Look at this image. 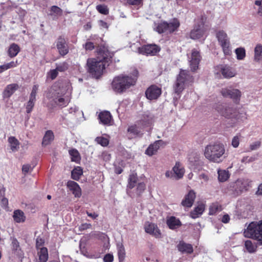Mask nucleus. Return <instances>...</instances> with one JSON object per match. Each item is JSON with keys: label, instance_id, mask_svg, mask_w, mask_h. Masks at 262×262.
<instances>
[{"label": "nucleus", "instance_id": "1", "mask_svg": "<svg viewBox=\"0 0 262 262\" xmlns=\"http://www.w3.org/2000/svg\"><path fill=\"white\" fill-rule=\"evenodd\" d=\"M100 54L102 57L101 60L92 58L87 60V71L93 78H99L102 75L103 70L105 69V65L108 66L112 62L114 53L110 52L107 49L100 51Z\"/></svg>", "mask_w": 262, "mask_h": 262}, {"label": "nucleus", "instance_id": "2", "mask_svg": "<svg viewBox=\"0 0 262 262\" xmlns=\"http://www.w3.org/2000/svg\"><path fill=\"white\" fill-rule=\"evenodd\" d=\"M136 81L131 76L120 75L114 78L112 82V88L116 93L122 94L132 86L135 85Z\"/></svg>", "mask_w": 262, "mask_h": 262}, {"label": "nucleus", "instance_id": "3", "mask_svg": "<svg viewBox=\"0 0 262 262\" xmlns=\"http://www.w3.org/2000/svg\"><path fill=\"white\" fill-rule=\"evenodd\" d=\"M225 151L224 145L215 143L207 145L204 154L205 158L210 162L219 163L222 161V158Z\"/></svg>", "mask_w": 262, "mask_h": 262}, {"label": "nucleus", "instance_id": "4", "mask_svg": "<svg viewBox=\"0 0 262 262\" xmlns=\"http://www.w3.org/2000/svg\"><path fill=\"white\" fill-rule=\"evenodd\" d=\"M193 80V77L188 71L181 69L177 76L176 81L173 85L174 93L177 95H180L185 86L192 83Z\"/></svg>", "mask_w": 262, "mask_h": 262}, {"label": "nucleus", "instance_id": "5", "mask_svg": "<svg viewBox=\"0 0 262 262\" xmlns=\"http://www.w3.org/2000/svg\"><path fill=\"white\" fill-rule=\"evenodd\" d=\"M244 234L245 237L256 241L258 245H262V220L251 222L244 232Z\"/></svg>", "mask_w": 262, "mask_h": 262}, {"label": "nucleus", "instance_id": "6", "mask_svg": "<svg viewBox=\"0 0 262 262\" xmlns=\"http://www.w3.org/2000/svg\"><path fill=\"white\" fill-rule=\"evenodd\" d=\"M217 111L225 118L229 119H234L237 122L243 121L247 118L246 113H239L236 109L232 107L226 106H223L220 105L217 107Z\"/></svg>", "mask_w": 262, "mask_h": 262}, {"label": "nucleus", "instance_id": "7", "mask_svg": "<svg viewBox=\"0 0 262 262\" xmlns=\"http://www.w3.org/2000/svg\"><path fill=\"white\" fill-rule=\"evenodd\" d=\"M216 37L225 55H230L231 51L230 47V40L227 33L223 30L216 32Z\"/></svg>", "mask_w": 262, "mask_h": 262}, {"label": "nucleus", "instance_id": "8", "mask_svg": "<svg viewBox=\"0 0 262 262\" xmlns=\"http://www.w3.org/2000/svg\"><path fill=\"white\" fill-rule=\"evenodd\" d=\"M206 17L202 15L201 23L194 26L193 29L190 32V37L192 39H198L203 37L206 31L205 28V22Z\"/></svg>", "mask_w": 262, "mask_h": 262}, {"label": "nucleus", "instance_id": "9", "mask_svg": "<svg viewBox=\"0 0 262 262\" xmlns=\"http://www.w3.org/2000/svg\"><path fill=\"white\" fill-rule=\"evenodd\" d=\"M55 45L59 55L61 56L64 57L69 53V42L63 36H59L55 42Z\"/></svg>", "mask_w": 262, "mask_h": 262}, {"label": "nucleus", "instance_id": "10", "mask_svg": "<svg viewBox=\"0 0 262 262\" xmlns=\"http://www.w3.org/2000/svg\"><path fill=\"white\" fill-rule=\"evenodd\" d=\"M161 94V88L156 84L150 85L145 92V97L150 101L157 100Z\"/></svg>", "mask_w": 262, "mask_h": 262}, {"label": "nucleus", "instance_id": "11", "mask_svg": "<svg viewBox=\"0 0 262 262\" xmlns=\"http://www.w3.org/2000/svg\"><path fill=\"white\" fill-rule=\"evenodd\" d=\"M143 127L138 124L137 122L136 123L128 126L127 132L128 134V139H132L137 137H142L143 135Z\"/></svg>", "mask_w": 262, "mask_h": 262}, {"label": "nucleus", "instance_id": "12", "mask_svg": "<svg viewBox=\"0 0 262 262\" xmlns=\"http://www.w3.org/2000/svg\"><path fill=\"white\" fill-rule=\"evenodd\" d=\"M221 93L224 97L230 98L236 103L239 102L241 96V92L237 89L225 88L221 90Z\"/></svg>", "mask_w": 262, "mask_h": 262}, {"label": "nucleus", "instance_id": "13", "mask_svg": "<svg viewBox=\"0 0 262 262\" xmlns=\"http://www.w3.org/2000/svg\"><path fill=\"white\" fill-rule=\"evenodd\" d=\"M190 59V68L192 71L195 72L198 70L201 59V56L200 55V51L196 49H193L191 51Z\"/></svg>", "mask_w": 262, "mask_h": 262}, {"label": "nucleus", "instance_id": "14", "mask_svg": "<svg viewBox=\"0 0 262 262\" xmlns=\"http://www.w3.org/2000/svg\"><path fill=\"white\" fill-rule=\"evenodd\" d=\"M138 52L145 55L153 56L160 51V48L156 45H147L138 48Z\"/></svg>", "mask_w": 262, "mask_h": 262}, {"label": "nucleus", "instance_id": "15", "mask_svg": "<svg viewBox=\"0 0 262 262\" xmlns=\"http://www.w3.org/2000/svg\"><path fill=\"white\" fill-rule=\"evenodd\" d=\"M11 243L10 245L12 254L19 258L24 257V252L20 247V243L15 237H11Z\"/></svg>", "mask_w": 262, "mask_h": 262}, {"label": "nucleus", "instance_id": "16", "mask_svg": "<svg viewBox=\"0 0 262 262\" xmlns=\"http://www.w3.org/2000/svg\"><path fill=\"white\" fill-rule=\"evenodd\" d=\"M252 181L248 182L246 181H236L235 183L232 184V188H234V194L235 195H238L243 191L247 190V186H249L251 183Z\"/></svg>", "mask_w": 262, "mask_h": 262}, {"label": "nucleus", "instance_id": "17", "mask_svg": "<svg viewBox=\"0 0 262 262\" xmlns=\"http://www.w3.org/2000/svg\"><path fill=\"white\" fill-rule=\"evenodd\" d=\"M138 180V177L136 173H132L129 174L127 180V192L132 197L134 196V195L132 194L131 190L137 185Z\"/></svg>", "mask_w": 262, "mask_h": 262}, {"label": "nucleus", "instance_id": "18", "mask_svg": "<svg viewBox=\"0 0 262 262\" xmlns=\"http://www.w3.org/2000/svg\"><path fill=\"white\" fill-rule=\"evenodd\" d=\"M67 186L75 198H80L82 195L81 189L77 183L69 180L67 183Z\"/></svg>", "mask_w": 262, "mask_h": 262}, {"label": "nucleus", "instance_id": "19", "mask_svg": "<svg viewBox=\"0 0 262 262\" xmlns=\"http://www.w3.org/2000/svg\"><path fill=\"white\" fill-rule=\"evenodd\" d=\"M195 197V192L193 190H189L182 200L181 205L184 207L190 208L193 204Z\"/></svg>", "mask_w": 262, "mask_h": 262}, {"label": "nucleus", "instance_id": "20", "mask_svg": "<svg viewBox=\"0 0 262 262\" xmlns=\"http://www.w3.org/2000/svg\"><path fill=\"white\" fill-rule=\"evenodd\" d=\"M98 119L100 123L105 125H112L113 117L110 112L104 111L100 112L98 116Z\"/></svg>", "mask_w": 262, "mask_h": 262}, {"label": "nucleus", "instance_id": "21", "mask_svg": "<svg viewBox=\"0 0 262 262\" xmlns=\"http://www.w3.org/2000/svg\"><path fill=\"white\" fill-rule=\"evenodd\" d=\"M165 144L164 141L161 140L155 141L153 144H151L145 150V154L149 156H151L156 154L160 146Z\"/></svg>", "mask_w": 262, "mask_h": 262}, {"label": "nucleus", "instance_id": "22", "mask_svg": "<svg viewBox=\"0 0 262 262\" xmlns=\"http://www.w3.org/2000/svg\"><path fill=\"white\" fill-rule=\"evenodd\" d=\"M220 72L225 78H230L236 75L235 71L227 65H221L220 67Z\"/></svg>", "mask_w": 262, "mask_h": 262}, {"label": "nucleus", "instance_id": "23", "mask_svg": "<svg viewBox=\"0 0 262 262\" xmlns=\"http://www.w3.org/2000/svg\"><path fill=\"white\" fill-rule=\"evenodd\" d=\"M145 231L146 233H149L156 238H159L161 236V232L158 228L157 225L154 223H149L145 226Z\"/></svg>", "mask_w": 262, "mask_h": 262}, {"label": "nucleus", "instance_id": "24", "mask_svg": "<svg viewBox=\"0 0 262 262\" xmlns=\"http://www.w3.org/2000/svg\"><path fill=\"white\" fill-rule=\"evenodd\" d=\"M18 88L19 86L16 83L8 84L3 92V98H8L10 97Z\"/></svg>", "mask_w": 262, "mask_h": 262}, {"label": "nucleus", "instance_id": "25", "mask_svg": "<svg viewBox=\"0 0 262 262\" xmlns=\"http://www.w3.org/2000/svg\"><path fill=\"white\" fill-rule=\"evenodd\" d=\"M175 176V180H179L182 178L185 173L184 168L181 165L179 162H177L172 168Z\"/></svg>", "mask_w": 262, "mask_h": 262}, {"label": "nucleus", "instance_id": "26", "mask_svg": "<svg viewBox=\"0 0 262 262\" xmlns=\"http://www.w3.org/2000/svg\"><path fill=\"white\" fill-rule=\"evenodd\" d=\"M167 33H172L178 30L180 26L179 20L176 18H173L169 23L167 22Z\"/></svg>", "mask_w": 262, "mask_h": 262}, {"label": "nucleus", "instance_id": "27", "mask_svg": "<svg viewBox=\"0 0 262 262\" xmlns=\"http://www.w3.org/2000/svg\"><path fill=\"white\" fill-rule=\"evenodd\" d=\"M177 248L178 250L183 253L191 254L193 251L192 246L184 242H180Z\"/></svg>", "mask_w": 262, "mask_h": 262}, {"label": "nucleus", "instance_id": "28", "mask_svg": "<svg viewBox=\"0 0 262 262\" xmlns=\"http://www.w3.org/2000/svg\"><path fill=\"white\" fill-rule=\"evenodd\" d=\"M37 255L38 259L37 262H47L49 258L48 249L46 247H42L37 250Z\"/></svg>", "mask_w": 262, "mask_h": 262}, {"label": "nucleus", "instance_id": "29", "mask_svg": "<svg viewBox=\"0 0 262 262\" xmlns=\"http://www.w3.org/2000/svg\"><path fill=\"white\" fill-rule=\"evenodd\" d=\"M49 15L52 16L54 20H56L63 15V10L58 6L53 5L50 7Z\"/></svg>", "mask_w": 262, "mask_h": 262}, {"label": "nucleus", "instance_id": "30", "mask_svg": "<svg viewBox=\"0 0 262 262\" xmlns=\"http://www.w3.org/2000/svg\"><path fill=\"white\" fill-rule=\"evenodd\" d=\"M204 210L205 205L203 204H199L190 212V217L193 219H195L202 215Z\"/></svg>", "mask_w": 262, "mask_h": 262}, {"label": "nucleus", "instance_id": "31", "mask_svg": "<svg viewBox=\"0 0 262 262\" xmlns=\"http://www.w3.org/2000/svg\"><path fill=\"white\" fill-rule=\"evenodd\" d=\"M166 224L169 229L174 230L181 226L182 224L179 219L175 216H170L166 221Z\"/></svg>", "mask_w": 262, "mask_h": 262}, {"label": "nucleus", "instance_id": "32", "mask_svg": "<svg viewBox=\"0 0 262 262\" xmlns=\"http://www.w3.org/2000/svg\"><path fill=\"white\" fill-rule=\"evenodd\" d=\"M54 139V135L52 130H48L46 132L42 141V145L46 146L51 144Z\"/></svg>", "mask_w": 262, "mask_h": 262}, {"label": "nucleus", "instance_id": "33", "mask_svg": "<svg viewBox=\"0 0 262 262\" xmlns=\"http://www.w3.org/2000/svg\"><path fill=\"white\" fill-rule=\"evenodd\" d=\"M13 217L14 221L17 223L25 222L26 218L24 212L19 209L16 210L14 211Z\"/></svg>", "mask_w": 262, "mask_h": 262}, {"label": "nucleus", "instance_id": "34", "mask_svg": "<svg viewBox=\"0 0 262 262\" xmlns=\"http://www.w3.org/2000/svg\"><path fill=\"white\" fill-rule=\"evenodd\" d=\"M20 51V48L19 46L15 43L10 45L8 54L9 57L12 58L15 57Z\"/></svg>", "mask_w": 262, "mask_h": 262}, {"label": "nucleus", "instance_id": "35", "mask_svg": "<svg viewBox=\"0 0 262 262\" xmlns=\"http://www.w3.org/2000/svg\"><path fill=\"white\" fill-rule=\"evenodd\" d=\"M138 124L141 125L143 128L148 126L151 122V118L149 115L143 114L142 116L141 119L137 121Z\"/></svg>", "mask_w": 262, "mask_h": 262}, {"label": "nucleus", "instance_id": "36", "mask_svg": "<svg viewBox=\"0 0 262 262\" xmlns=\"http://www.w3.org/2000/svg\"><path fill=\"white\" fill-rule=\"evenodd\" d=\"M222 209V206L218 203H212L209 207V214L210 215H215L218 212L221 211Z\"/></svg>", "mask_w": 262, "mask_h": 262}, {"label": "nucleus", "instance_id": "37", "mask_svg": "<svg viewBox=\"0 0 262 262\" xmlns=\"http://www.w3.org/2000/svg\"><path fill=\"white\" fill-rule=\"evenodd\" d=\"M244 245L247 251L250 253H252L256 252L257 248V244H256L255 243H253L250 240H246L245 242Z\"/></svg>", "mask_w": 262, "mask_h": 262}, {"label": "nucleus", "instance_id": "38", "mask_svg": "<svg viewBox=\"0 0 262 262\" xmlns=\"http://www.w3.org/2000/svg\"><path fill=\"white\" fill-rule=\"evenodd\" d=\"M83 174V170L81 167H75L71 172V178L72 179L78 181Z\"/></svg>", "mask_w": 262, "mask_h": 262}, {"label": "nucleus", "instance_id": "39", "mask_svg": "<svg viewBox=\"0 0 262 262\" xmlns=\"http://www.w3.org/2000/svg\"><path fill=\"white\" fill-rule=\"evenodd\" d=\"M69 155L71 156V161L76 163H79L81 160V157L78 151L75 148L69 150Z\"/></svg>", "mask_w": 262, "mask_h": 262}, {"label": "nucleus", "instance_id": "40", "mask_svg": "<svg viewBox=\"0 0 262 262\" xmlns=\"http://www.w3.org/2000/svg\"><path fill=\"white\" fill-rule=\"evenodd\" d=\"M8 142L10 145L11 149L13 151L17 150L19 148V142L14 137H10L8 138Z\"/></svg>", "mask_w": 262, "mask_h": 262}, {"label": "nucleus", "instance_id": "41", "mask_svg": "<svg viewBox=\"0 0 262 262\" xmlns=\"http://www.w3.org/2000/svg\"><path fill=\"white\" fill-rule=\"evenodd\" d=\"M167 21H163L160 23H158L156 28H155V30L157 31L159 34H162L164 33H167Z\"/></svg>", "mask_w": 262, "mask_h": 262}, {"label": "nucleus", "instance_id": "42", "mask_svg": "<svg viewBox=\"0 0 262 262\" xmlns=\"http://www.w3.org/2000/svg\"><path fill=\"white\" fill-rule=\"evenodd\" d=\"M146 189V184L144 182L138 183L135 189V193L137 196H141Z\"/></svg>", "mask_w": 262, "mask_h": 262}, {"label": "nucleus", "instance_id": "43", "mask_svg": "<svg viewBox=\"0 0 262 262\" xmlns=\"http://www.w3.org/2000/svg\"><path fill=\"white\" fill-rule=\"evenodd\" d=\"M262 58V45L257 44L254 49V59L256 60H259Z\"/></svg>", "mask_w": 262, "mask_h": 262}, {"label": "nucleus", "instance_id": "44", "mask_svg": "<svg viewBox=\"0 0 262 262\" xmlns=\"http://www.w3.org/2000/svg\"><path fill=\"white\" fill-rule=\"evenodd\" d=\"M118 255L120 260H123L125 256L124 247L122 244L117 245Z\"/></svg>", "mask_w": 262, "mask_h": 262}, {"label": "nucleus", "instance_id": "45", "mask_svg": "<svg viewBox=\"0 0 262 262\" xmlns=\"http://www.w3.org/2000/svg\"><path fill=\"white\" fill-rule=\"evenodd\" d=\"M218 174V179L220 182H225L229 178V172L226 170H219Z\"/></svg>", "mask_w": 262, "mask_h": 262}, {"label": "nucleus", "instance_id": "46", "mask_svg": "<svg viewBox=\"0 0 262 262\" xmlns=\"http://www.w3.org/2000/svg\"><path fill=\"white\" fill-rule=\"evenodd\" d=\"M95 142L101 145L102 146H107L109 144V140L102 136L97 137L95 138Z\"/></svg>", "mask_w": 262, "mask_h": 262}, {"label": "nucleus", "instance_id": "47", "mask_svg": "<svg viewBox=\"0 0 262 262\" xmlns=\"http://www.w3.org/2000/svg\"><path fill=\"white\" fill-rule=\"evenodd\" d=\"M235 53L237 59L238 60L243 59L246 56V51L243 48H238L235 50Z\"/></svg>", "mask_w": 262, "mask_h": 262}, {"label": "nucleus", "instance_id": "48", "mask_svg": "<svg viewBox=\"0 0 262 262\" xmlns=\"http://www.w3.org/2000/svg\"><path fill=\"white\" fill-rule=\"evenodd\" d=\"M96 10L100 14L107 15L109 13V9L105 5H98L96 6Z\"/></svg>", "mask_w": 262, "mask_h": 262}, {"label": "nucleus", "instance_id": "49", "mask_svg": "<svg viewBox=\"0 0 262 262\" xmlns=\"http://www.w3.org/2000/svg\"><path fill=\"white\" fill-rule=\"evenodd\" d=\"M56 69L58 72H63L67 71L69 68V64L66 61L56 64Z\"/></svg>", "mask_w": 262, "mask_h": 262}, {"label": "nucleus", "instance_id": "50", "mask_svg": "<svg viewBox=\"0 0 262 262\" xmlns=\"http://www.w3.org/2000/svg\"><path fill=\"white\" fill-rule=\"evenodd\" d=\"M36 101L35 100L29 98L26 105V112L27 114H30L32 111Z\"/></svg>", "mask_w": 262, "mask_h": 262}, {"label": "nucleus", "instance_id": "51", "mask_svg": "<svg viewBox=\"0 0 262 262\" xmlns=\"http://www.w3.org/2000/svg\"><path fill=\"white\" fill-rule=\"evenodd\" d=\"M38 88L39 85L38 84H35L33 86L31 94L29 96V98L36 100V97Z\"/></svg>", "mask_w": 262, "mask_h": 262}, {"label": "nucleus", "instance_id": "52", "mask_svg": "<svg viewBox=\"0 0 262 262\" xmlns=\"http://www.w3.org/2000/svg\"><path fill=\"white\" fill-rule=\"evenodd\" d=\"M55 102L59 106H66L68 104L69 101L68 100H66L64 98L60 97Z\"/></svg>", "mask_w": 262, "mask_h": 262}, {"label": "nucleus", "instance_id": "53", "mask_svg": "<svg viewBox=\"0 0 262 262\" xmlns=\"http://www.w3.org/2000/svg\"><path fill=\"white\" fill-rule=\"evenodd\" d=\"M45 244V240L40 236H38L36 239V248L39 250Z\"/></svg>", "mask_w": 262, "mask_h": 262}, {"label": "nucleus", "instance_id": "54", "mask_svg": "<svg viewBox=\"0 0 262 262\" xmlns=\"http://www.w3.org/2000/svg\"><path fill=\"white\" fill-rule=\"evenodd\" d=\"M58 71L56 69L51 70L48 73V75L52 80L55 79L58 76Z\"/></svg>", "mask_w": 262, "mask_h": 262}, {"label": "nucleus", "instance_id": "55", "mask_svg": "<svg viewBox=\"0 0 262 262\" xmlns=\"http://www.w3.org/2000/svg\"><path fill=\"white\" fill-rule=\"evenodd\" d=\"M84 48L86 50L92 51L94 49L95 46L92 42L88 41L84 45Z\"/></svg>", "mask_w": 262, "mask_h": 262}, {"label": "nucleus", "instance_id": "56", "mask_svg": "<svg viewBox=\"0 0 262 262\" xmlns=\"http://www.w3.org/2000/svg\"><path fill=\"white\" fill-rule=\"evenodd\" d=\"M113 260L114 256L113 254L110 253L106 254L103 258L104 262H113Z\"/></svg>", "mask_w": 262, "mask_h": 262}, {"label": "nucleus", "instance_id": "57", "mask_svg": "<svg viewBox=\"0 0 262 262\" xmlns=\"http://www.w3.org/2000/svg\"><path fill=\"white\" fill-rule=\"evenodd\" d=\"M239 143V138L238 136H235L233 138L232 140V145L236 148L238 146Z\"/></svg>", "mask_w": 262, "mask_h": 262}, {"label": "nucleus", "instance_id": "58", "mask_svg": "<svg viewBox=\"0 0 262 262\" xmlns=\"http://www.w3.org/2000/svg\"><path fill=\"white\" fill-rule=\"evenodd\" d=\"M261 145V142L260 141H256L254 143L251 144L250 146V148L251 150H254L258 148Z\"/></svg>", "mask_w": 262, "mask_h": 262}, {"label": "nucleus", "instance_id": "59", "mask_svg": "<svg viewBox=\"0 0 262 262\" xmlns=\"http://www.w3.org/2000/svg\"><path fill=\"white\" fill-rule=\"evenodd\" d=\"M255 160V158L254 157H244L243 158L242 160V162L243 163H250L254 161Z\"/></svg>", "mask_w": 262, "mask_h": 262}, {"label": "nucleus", "instance_id": "60", "mask_svg": "<svg viewBox=\"0 0 262 262\" xmlns=\"http://www.w3.org/2000/svg\"><path fill=\"white\" fill-rule=\"evenodd\" d=\"M92 225L90 224L84 223L82 224L79 227L80 231H82L91 227Z\"/></svg>", "mask_w": 262, "mask_h": 262}, {"label": "nucleus", "instance_id": "61", "mask_svg": "<svg viewBox=\"0 0 262 262\" xmlns=\"http://www.w3.org/2000/svg\"><path fill=\"white\" fill-rule=\"evenodd\" d=\"M142 0H127V3L129 5H139Z\"/></svg>", "mask_w": 262, "mask_h": 262}, {"label": "nucleus", "instance_id": "62", "mask_svg": "<svg viewBox=\"0 0 262 262\" xmlns=\"http://www.w3.org/2000/svg\"><path fill=\"white\" fill-rule=\"evenodd\" d=\"M5 65L6 66L7 70H8L10 68L16 67L17 65V61L15 62L13 61H11L9 63H7L5 64Z\"/></svg>", "mask_w": 262, "mask_h": 262}, {"label": "nucleus", "instance_id": "63", "mask_svg": "<svg viewBox=\"0 0 262 262\" xmlns=\"http://www.w3.org/2000/svg\"><path fill=\"white\" fill-rule=\"evenodd\" d=\"M31 168V166L29 164L24 165L22 167L23 172L26 174L28 173Z\"/></svg>", "mask_w": 262, "mask_h": 262}, {"label": "nucleus", "instance_id": "64", "mask_svg": "<svg viewBox=\"0 0 262 262\" xmlns=\"http://www.w3.org/2000/svg\"><path fill=\"white\" fill-rule=\"evenodd\" d=\"M230 216L228 214H224L222 219V222L225 224L228 223L230 221Z\"/></svg>", "mask_w": 262, "mask_h": 262}]
</instances>
